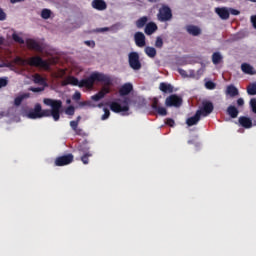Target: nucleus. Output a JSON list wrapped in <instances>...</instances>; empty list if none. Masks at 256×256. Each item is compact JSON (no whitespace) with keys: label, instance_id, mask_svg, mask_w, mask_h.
Masks as SVG:
<instances>
[{"label":"nucleus","instance_id":"1","mask_svg":"<svg viewBox=\"0 0 256 256\" xmlns=\"http://www.w3.org/2000/svg\"><path fill=\"white\" fill-rule=\"evenodd\" d=\"M95 81L98 83H105L106 85H111V77L99 72H93L88 78L79 81L74 76H70L66 79L63 85H74L75 87H86V89H92L95 85Z\"/></svg>","mask_w":256,"mask_h":256},{"label":"nucleus","instance_id":"2","mask_svg":"<svg viewBox=\"0 0 256 256\" xmlns=\"http://www.w3.org/2000/svg\"><path fill=\"white\" fill-rule=\"evenodd\" d=\"M75 157L73 154L69 153L66 155L58 156L56 157L54 161L55 167H65L66 165H71V163L74 161Z\"/></svg>","mask_w":256,"mask_h":256},{"label":"nucleus","instance_id":"3","mask_svg":"<svg viewBox=\"0 0 256 256\" xmlns=\"http://www.w3.org/2000/svg\"><path fill=\"white\" fill-rule=\"evenodd\" d=\"M28 65L30 67H42V69H49L50 65L47 60H43L40 56H33L28 59Z\"/></svg>","mask_w":256,"mask_h":256},{"label":"nucleus","instance_id":"4","mask_svg":"<svg viewBox=\"0 0 256 256\" xmlns=\"http://www.w3.org/2000/svg\"><path fill=\"white\" fill-rule=\"evenodd\" d=\"M43 103L44 105L51 107L54 115H57V111L61 112V109L63 107V102L61 100H53L51 98H46L43 100Z\"/></svg>","mask_w":256,"mask_h":256},{"label":"nucleus","instance_id":"5","mask_svg":"<svg viewBox=\"0 0 256 256\" xmlns=\"http://www.w3.org/2000/svg\"><path fill=\"white\" fill-rule=\"evenodd\" d=\"M213 102L211 101H203L202 102V106L199 108L198 115H200L201 117H207L208 115H211V113H213Z\"/></svg>","mask_w":256,"mask_h":256},{"label":"nucleus","instance_id":"6","mask_svg":"<svg viewBox=\"0 0 256 256\" xmlns=\"http://www.w3.org/2000/svg\"><path fill=\"white\" fill-rule=\"evenodd\" d=\"M43 117H52L54 121L61 119V112L57 110L56 115L53 113V109H44L40 106V119Z\"/></svg>","mask_w":256,"mask_h":256},{"label":"nucleus","instance_id":"7","mask_svg":"<svg viewBox=\"0 0 256 256\" xmlns=\"http://www.w3.org/2000/svg\"><path fill=\"white\" fill-rule=\"evenodd\" d=\"M129 65L134 71L141 69V61H139V54L137 52L129 54Z\"/></svg>","mask_w":256,"mask_h":256},{"label":"nucleus","instance_id":"8","mask_svg":"<svg viewBox=\"0 0 256 256\" xmlns=\"http://www.w3.org/2000/svg\"><path fill=\"white\" fill-rule=\"evenodd\" d=\"M173 17V14L171 13V9L167 6H164L160 8L158 13V19L159 21H169Z\"/></svg>","mask_w":256,"mask_h":256},{"label":"nucleus","instance_id":"9","mask_svg":"<svg viewBox=\"0 0 256 256\" xmlns=\"http://www.w3.org/2000/svg\"><path fill=\"white\" fill-rule=\"evenodd\" d=\"M152 109H154V111L161 117H165L167 115V108L161 106V104H159V100L157 98H154L152 100Z\"/></svg>","mask_w":256,"mask_h":256},{"label":"nucleus","instance_id":"10","mask_svg":"<svg viewBox=\"0 0 256 256\" xmlns=\"http://www.w3.org/2000/svg\"><path fill=\"white\" fill-rule=\"evenodd\" d=\"M166 106L167 107H181V103H183V100L177 95H171L168 98H166Z\"/></svg>","mask_w":256,"mask_h":256},{"label":"nucleus","instance_id":"11","mask_svg":"<svg viewBox=\"0 0 256 256\" xmlns=\"http://www.w3.org/2000/svg\"><path fill=\"white\" fill-rule=\"evenodd\" d=\"M27 117L28 119H41V104H35L34 109L27 113Z\"/></svg>","mask_w":256,"mask_h":256},{"label":"nucleus","instance_id":"12","mask_svg":"<svg viewBox=\"0 0 256 256\" xmlns=\"http://www.w3.org/2000/svg\"><path fill=\"white\" fill-rule=\"evenodd\" d=\"M121 23H116L110 27H104V28H97L96 32L97 33H105L106 31H111L112 33H117L119 29H122Z\"/></svg>","mask_w":256,"mask_h":256},{"label":"nucleus","instance_id":"13","mask_svg":"<svg viewBox=\"0 0 256 256\" xmlns=\"http://www.w3.org/2000/svg\"><path fill=\"white\" fill-rule=\"evenodd\" d=\"M134 41L135 44L137 45V47H145V45H147L146 41H145V34H143L142 32H137L134 35Z\"/></svg>","mask_w":256,"mask_h":256},{"label":"nucleus","instance_id":"14","mask_svg":"<svg viewBox=\"0 0 256 256\" xmlns=\"http://www.w3.org/2000/svg\"><path fill=\"white\" fill-rule=\"evenodd\" d=\"M110 109L114 113H123L124 111H129V106H121L118 102H112L110 104Z\"/></svg>","mask_w":256,"mask_h":256},{"label":"nucleus","instance_id":"15","mask_svg":"<svg viewBox=\"0 0 256 256\" xmlns=\"http://www.w3.org/2000/svg\"><path fill=\"white\" fill-rule=\"evenodd\" d=\"M26 45L29 49H33L34 51H43L41 44H39V42L35 41L34 39L26 40Z\"/></svg>","mask_w":256,"mask_h":256},{"label":"nucleus","instance_id":"16","mask_svg":"<svg viewBox=\"0 0 256 256\" xmlns=\"http://www.w3.org/2000/svg\"><path fill=\"white\" fill-rule=\"evenodd\" d=\"M92 7L97 11H105L107 9V2L105 0H93Z\"/></svg>","mask_w":256,"mask_h":256},{"label":"nucleus","instance_id":"17","mask_svg":"<svg viewBox=\"0 0 256 256\" xmlns=\"http://www.w3.org/2000/svg\"><path fill=\"white\" fill-rule=\"evenodd\" d=\"M215 13L220 17V19L227 20L229 19V8H215Z\"/></svg>","mask_w":256,"mask_h":256},{"label":"nucleus","instance_id":"18","mask_svg":"<svg viewBox=\"0 0 256 256\" xmlns=\"http://www.w3.org/2000/svg\"><path fill=\"white\" fill-rule=\"evenodd\" d=\"M241 70L243 73H246V75H256L255 68L248 63H243L241 65Z\"/></svg>","mask_w":256,"mask_h":256},{"label":"nucleus","instance_id":"19","mask_svg":"<svg viewBox=\"0 0 256 256\" xmlns=\"http://www.w3.org/2000/svg\"><path fill=\"white\" fill-rule=\"evenodd\" d=\"M200 120L201 116L199 112H196L194 116L187 119L186 124L188 125V127H193V125H197V123H199Z\"/></svg>","mask_w":256,"mask_h":256},{"label":"nucleus","instance_id":"20","mask_svg":"<svg viewBox=\"0 0 256 256\" xmlns=\"http://www.w3.org/2000/svg\"><path fill=\"white\" fill-rule=\"evenodd\" d=\"M239 123L242 127H245V129H251L253 127V122L247 117H240Z\"/></svg>","mask_w":256,"mask_h":256},{"label":"nucleus","instance_id":"21","mask_svg":"<svg viewBox=\"0 0 256 256\" xmlns=\"http://www.w3.org/2000/svg\"><path fill=\"white\" fill-rule=\"evenodd\" d=\"M157 31V24L150 22L145 27V33L146 35H153Z\"/></svg>","mask_w":256,"mask_h":256},{"label":"nucleus","instance_id":"22","mask_svg":"<svg viewBox=\"0 0 256 256\" xmlns=\"http://www.w3.org/2000/svg\"><path fill=\"white\" fill-rule=\"evenodd\" d=\"M104 83V86L102 87V89L99 91V93H102L103 94V97H105V95H109V93H111V85H113V80H111L110 78V84H106L105 82H102Z\"/></svg>","mask_w":256,"mask_h":256},{"label":"nucleus","instance_id":"23","mask_svg":"<svg viewBox=\"0 0 256 256\" xmlns=\"http://www.w3.org/2000/svg\"><path fill=\"white\" fill-rule=\"evenodd\" d=\"M226 93L227 95H230V97H237V95H239V90L235 86L230 85L227 87Z\"/></svg>","mask_w":256,"mask_h":256},{"label":"nucleus","instance_id":"24","mask_svg":"<svg viewBox=\"0 0 256 256\" xmlns=\"http://www.w3.org/2000/svg\"><path fill=\"white\" fill-rule=\"evenodd\" d=\"M159 89L163 93H173V86H171V84L160 83Z\"/></svg>","mask_w":256,"mask_h":256},{"label":"nucleus","instance_id":"25","mask_svg":"<svg viewBox=\"0 0 256 256\" xmlns=\"http://www.w3.org/2000/svg\"><path fill=\"white\" fill-rule=\"evenodd\" d=\"M28 97H29V93H25V94H22V95L16 97V98L14 99V105H15L16 107H19V105H21V103H23V100H24V99H28Z\"/></svg>","mask_w":256,"mask_h":256},{"label":"nucleus","instance_id":"26","mask_svg":"<svg viewBox=\"0 0 256 256\" xmlns=\"http://www.w3.org/2000/svg\"><path fill=\"white\" fill-rule=\"evenodd\" d=\"M148 21H149V18H147L146 16H143L136 21V27H138V29H143V27L147 25Z\"/></svg>","mask_w":256,"mask_h":256},{"label":"nucleus","instance_id":"27","mask_svg":"<svg viewBox=\"0 0 256 256\" xmlns=\"http://www.w3.org/2000/svg\"><path fill=\"white\" fill-rule=\"evenodd\" d=\"M187 31L190 35H200L201 34V29H199V27L197 26H187Z\"/></svg>","mask_w":256,"mask_h":256},{"label":"nucleus","instance_id":"28","mask_svg":"<svg viewBox=\"0 0 256 256\" xmlns=\"http://www.w3.org/2000/svg\"><path fill=\"white\" fill-rule=\"evenodd\" d=\"M227 113L230 115V117H232V119H235L239 115V110H237L235 106H230L227 109Z\"/></svg>","mask_w":256,"mask_h":256},{"label":"nucleus","instance_id":"29","mask_svg":"<svg viewBox=\"0 0 256 256\" xmlns=\"http://www.w3.org/2000/svg\"><path fill=\"white\" fill-rule=\"evenodd\" d=\"M221 61H223V56L221 55V53L216 52L212 55V62L214 65H219Z\"/></svg>","mask_w":256,"mask_h":256},{"label":"nucleus","instance_id":"30","mask_svg":"<svg viewBox=\"0 0 256 256\" xmlns=\"http://www.w3.org/2000/svg\"><path fill=\"white\" fill-rule=\"evenodd\" d=\"M145 53L148 57H151L153 59V57H155L157 55V50L153 47L147 46L145 48Z\"/></svg>","mask_w":256,"mask_h":256},{"label":"nucleus","instance_id":"31","mask_svg":"<svg viewBox=\"0 0 256 256\" xmlns=\"http://www.w3.org/2000/svg\"><path fill=\"white\" fill-rule=\"evenodd\" d=\"M119 94L121 97H125V95H129V83H125L119 90Z\"/></svg>","mask_w":256,"mask_h":256},{"label":"nucleus","instance_id":"32","mask_svg":"<svg viewBox=\"0 0 256 256\" xmlns=\"http://www.w3.org/2000/svg\"><path fill=\"white\" fill-rule=\"evenodd\" d=\"M34 83L38 85H47V82L45 81V78H43L41 75L36 74L34 76Z\"/></svg>","mask_w":256,"mask_h":256},{"label":"nucleus","instance_id":"33","mask_svg":"<svg viewBox=\"0 0 256 256\" xmlns=\"http://www.w3.org/2000/svg\"><path fill=\"white\" fill-rule=\"evenodd\" d=\"M89 157H93V154L91 152H86L84 155L81 156V161L84 165H89Z\"/></svg>","mask_w":256,"mask_h":256},{"label":"nucleus","instance_id":"34","mask_svg":"<svg viewBox=\"0 0 256 256\" xmlns=\"http://www.w3.org/2000/svg\"><path fill=\"white\" fill-rule=\"evenodd\" d=\"M12 39L15 41V43H19L20 45H25V40L21 38V36H18L17 33L12 34Z\"/></svg>","mask_w":256,"mask_h":256},{"label":"nucleus","instance_id":"35","mask_svg":"<svg viewBox=\"0 0 256 256\" xmlns=\"http://www.w3.org/2000/svg\"><path fill=\"white\" fill-rule=\"evenodd\" d=\"M248 95H256V83H252L247 87Z\"/></svg>","mask_w":256,"mask_h":256},{"label":"nucleus","instance_id":"36","mask_svg":"<svg viewBox=\"0 0 256 256\" xmlns=\"http://www.w3.org/2000/svg\"><path fill=\"white\" fill-rule=\"evenodd\" d=\"M42 19H49L51 17V10L43 9L41 12Z\"/></svg>","mask_w":256,"mask_h":256},{"label":"nucleus","instance_id":"37","mask_svg":"<svg viewBox=\"0 0 256 256\" xmlns=\"http://www.w3.org/2000/svg\"><path fill=\"white\" fill-rule=\"evenodd\" d=\"M155 47L157 49H162L163 48V38H161V36H158L156 38Z\"/></svg>","mask_w":256,"mask_h":256},{"label":"nucleus","instance_id":"38","mask_svg":"<svg viewBox=\"0 0 256 256\" xmlns=\"http://www.w3.org/2000/svg\"><path fill=\"white\" fill-rule=\"evenodd\" d=\"M103 98V92H98L95 95L91 96L92 101H101V99Z\"/></svg>","mask_w":256,"mask_h":256},{"label":"nucleus","instance_id":"39","mask_svg":"<svg viewBox=\"0 0 256 256\" xmlns=\"http://www.w3.org/2000/svg\"><path fill=\"white\" fill-rule=\"evenodd\" d=\"M66 115H75V106H68L65 110Z\"/></svg>","mask_w":256,"mask_h":256},{"label":"nucleus","instance_id":"40","mask_svg":"<svg viewBox=\"0 0 256 256\" xmlns=\"http://www.w3.org/2000/svg\"><path fill=\"white\" fill-rule=\"evenodd\" d=\"M205 87H206V89L213 90V89H215V87H217V85L213 81H206Z\"/></svg>","mask_w":256,"mask_h":256},{"label":"nucleus","instance_id":"41","mask_svg":"<svg viewBox=\"0 0 256 256\" xmlns=\"http://www.w3.org/2000/svg\"><path fill=\"white\" fill-rule=\"evenodd\" d=\"M28 90L32 91V93H41V91H45V88H43V87H30Z\"/></svg>","mask_w":256,"mask_h":256},{"label":"nucleus","instance_id":"42","mask_svg":"<svg viewBox=\"0 0 256 256\" xmlns=\"http://www.w3.org/2000/svg\"><path fill=\"white\" fill-rule=\"evenodd\" d=\"M110 115H111V112L109 111V109L104 108V114H103L102 117H101L102 121H106V119H107L108 117H110Z\"/></svg>","mask_w":256,"mask_h":256},{"label":"nucleus","instance_id":"43","mask_svg":"<svg viewBox=\"0 0 256 256\" xmlns=\"http://www.w3.org/2000/svg\"><path fill=\"white\" fill-rule=\"evenodd\" d=\"M250 107H251L253 113H256V98H252L250 100Z\"/></svg>","mask_w":256,"mask_h":256},{"label":"nucleus","instance_id":"44","mask_svg":"<svg viewBox=\"0 0 256 256\" xmlns=\"http://www.w3.org/2000/svg\"><path fill=\"white\" fill-rule=\"evenodd\" d=\"M9 81L7 80V78H0V89L3 87H7Z\"/></svg>","mask_w":256,"mask_h":256},{"label":"nucleus","instance_id":"45","mask_svg":"<svg viewBox=\"0 0 256 256\" xmlns=\"http://www.w3.org/2000/svg\"><path fill=\"white\" fill-rule=\"evenodd\" d=\"M72 99H73L74 101H80V100H81V92L76 91V92L73 94Z\"/></svg>","mask_w":256,"mask_h":256},{"label":"nucleus","instance_id":"46","mask_svg":"<svg viewBox=\"0 0 256 256\" xmlns=\"http://www.w3.org/2000/svg\"><path fill=\"white\" fill-rule=\"evenodd\" d=\"M70 127H71V129H73L75 131L79 128V123L75 122V120H72V121H70Z\"/></svg>","mask_w":256,"mask_h":256},{"label":"nucleus","instance_id":"47","mask_svg":"<svg viewBox=\"0 0 256 256\" xmlns=\"http://www.w3.org/2000/svg\"><path fill=\"white\" fill-rule=\"evenodd\" d=\"M5 19H7V14L0 8V21H5Z\"/></svg>","mask_w":256,"mask_h":256},{"label":"nucleus","instance_id":"48","mask_svg":"<svg viewBox=\"0 0 256 256\" xmlns=\"http://www.w3.org/2000/svg\"><path fill=\"white\" fill-rule=\"evenodd\" d=\"M166 125H168L169 127H175V120L171 118L166 119Z\"/></svg>","mask_w":256,"mask_h":256},{"label":"nucleus","instance_id":"49","mask_svg":"<svg viewBox=\"0 0 256 256\" xmlns=\"http://www.w3.org/2000/svg\"><path fill=\"white\" fill-rule=\"evenodd\" d=\"M85 45H87V47H91L93 49V47H95V41L93 40H87L84 42Z\"/></svg>","mask_w":256,"mask_h":256},{"label":"nucleus","instance_id":"50","mask_svg":"<svg viewBox=\"0 0 256 256\" xmlns=\"http://www.w3.org/2000/svg\"><path fill=\"white\" fill-rule=\"evenodd\" d=\"M76 135H79L80 137L84 136L85 133L83 132V129L81 128H76V130H74Z\"/></svg>","mask_w":256,"mask_h":256},{"label":"nucleus","instance_id":"51","mask_svg":"<svg viewBox=\"0 0 256 256\" xmlns=\"http://www.w3.org/2000/svg\"><path fill=\"white\" fill-rule=\"evenodd\" d=\"M229 14L231 13V15H239V10H235L233 8H228Z\"/></svg>","mask_w":256,"mask_h":256},{"label":"nucleus","instance_id":"52","mask_svg":"<svg viewBox=\"0 0 256 256\" xmlns=\"http://www.w3.org/2000/svg\"><path fill=\"white\" fill-rule=\"evenodd\" d=\"M178 73L182 76V77H189V75L187 74V71L183 70V69H178Z\"/></svg>","mask_w":256,"mask_h":256},{"label":"nucleus","instance_id":"53","mask_svg":"<svg viewBox=\"0 0 256 256\" xmlns=\"http://www.w3.org/2000/svg\"><path fill=\"white\" fill-rule=\"evenodd\" d=\"M79 107H85L87 105H91L90 101H82L78 103Z\"/></svg>","mask_w":256,"mask_h":256},{"label":"nucleus","instance_id":"54","mask_svg":"<svg viewBox=\"0 0 256 256\" xmlns=\"http://www.w3.org/2000/svg\"><path fill=\"white\" fill-rule=\"evenodd\" d=\"M251 23H252L254 29H256V15L251 16Z\"/></svg>","mask_w":256,"mask_h":256},{"label":"nucleus","instance_id":"55","mask_svg":"<svg viewBox=\"0 0 256 256\" xmlns=\"http://www.w3.org/2000/svg\"><path fill=\"white\" fill-rule=\"evenodd\" d=\"M245 104V101L243 100V98H239L237 100V105H239L240 107L243 106Z\"/></svg>","mask_w":256,"mask_h":256},{"label":"nucleus","instance_id":"56","mask_svg":"<svg viewBox=\"0 0 256 256\" xmlns=\"http://www.w3.org/2000/svg\"><path fill=\"white\" fill-rule=\"evenodd\" d=\"M23 1L25 0H10V3H12V5H15V3H23Z\"/></svg>","mask_w":256,"mask_h":256},{"label":"nucleus","instance_id":"57","mask_svg":"<svg viewBox=\"0 0 256 256\" xmlns=\"http://www.w3.org/2000/svg\"><path fill=\"white\" fill-rule=\"evenodd\" d=\"M16 61H17L18 63H25V60H23V59H21V58H16Z\"/></svg>","mask_w":256,"mask_h":256},{"label":"nucleus","instance_id":"58","mask_svg":"<svg viewBox=\"0 0 256 256\" xmlns=\"http://www.w3.org/2000/svg\"><path fill=\"white\" fill-rule=\"evenodd\" d=\"M133 91V85L129 84V93H131Z\"/></svg>","mask_w":256,"mask_h":256},{"label":"nucleus","instance_id":"59","mask_svg":"<svg viewBox=\"0 0 256 256\" xmlns=\"http://www.w3.org/2000/svg\"><path fill=\"white\" fill-rule=\"evenodd\" d=\"M75 122H78V124H79V121H81V116H78L77 118H76V120H74Z\"/></svg>","mask_w":256,"mask_h":256},{"label":"nucleus","instance_id":"60","mask_svg":"<svg viewBox=\"0 0 256 256\" xmlns=\"http://www.w3.org/2000/svg\"><path fill=\"white\" fill-rule=\"evenodd\" d=\"M66 103H67V105H70L71 99H67V100H66Z\"/></svg>","mask_w":256,"mask_h":256},{"label":"nucleus","instance_id":"61","mask_svg":"<svg viewBox=\"0 0 256 256\" xmlns=\"http://www.w3.org/2000/svg\"><path fill=\"white\" fill-rule=\"evenodd\" d=\"M150 3H157V0H148Z\"/></svg>","mask_w":256,"mask_h":256},{"label":"nucleus","instance_id":"62","mask_svg":"<svg viewBox=\"0 0 256 256\" xmlns=\"http://www.w3.org/2000/svg\"><path fill=\"white\" fill-rule=\"evenodd\" d=\"M3 43V38L0 37V45Z\"/></svg>","mask_w":256,"mask_h":256},{"label":"nucleus","instance_id":"63","mask_svg":"<svg viewBox=\"0 0 256 256\" xmlns=\"http://www.w3.org/2000/svg\"><path fill=\"white\" fill-rule=\"evenodd\" d=\"M103 106V103L99 104L98 107H102Z\"/></svg>","mask_w":256,"mask_h":256},{"label":"nucleus","instance_id":"64","mask_svg":"<svg viewBox=\"0 0 256 256\" xmlns=\"http://www.w3.org/2000/svg\"><path fill=\"white\" fill-rule=\"evenodd\" d=\"M254 125H256V121H254Z\"/></svg>","mask_w":256,"mask_h":256}]
</instances>
